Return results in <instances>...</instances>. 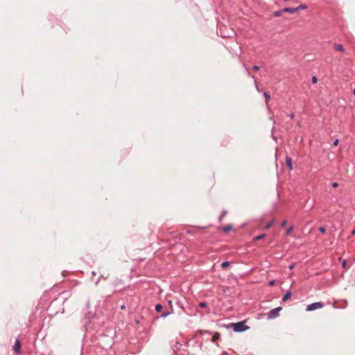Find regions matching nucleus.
Segmentation results:
<instances>
[{"label":"nucleus","mask_w":355,"mask_h":355,"mask_svg":"<svg viewBox=\"0 0 355 355\" xmlns=\"http://www.w3.org/2000/svg\"><path fill=\"white\" fill-rule=\"evenodd\" d=\"M174 312V310H173V307H171V310H168V309H166L165 311H164L160 315H159V318H166L167 316L173 314Z\"/></svg>","instance_id":"nucleus-6"},{"label":"nucleus","mask_w":355,"mask_h":355,"mask_svg":"<svg viewBox=\"0 0 355 355\" xmlns=\"http://www.w3.org/2000/svg\"><path fill=\"white\" fill-rule=\"evenodd\" d=\"M342 267L345 269L346 268H348L349 267L347 266V261L346 259H344L342 262Z\"/></svg>","instance_id":"nucleus-26"},{"label":"nucleus","mask_w":355,"mask_h":355,"mask_svg":"<svg viewBox=\"0 0 355 355\" xmlns=\"http://www.w3.org/2000/svg\"><path fill=\"white\" fill-rule=\"evenodd\" d=\"M234 323L235 322H232V323H230L228 324L224 325V327H225L227 329L232 328L234 330Z\"/></svg>","instance_id":"nucleus-27"},{"label":"nucleus","mask_w":355,"mask_h":355,"mask_svg":"<svg viewBox=\"0 0 355 355\" xmlns=\"http://www.w3.org/2000/svg\"><path fill=\"white\" fill-rule=\"evenodd\" d=\"M263 96L266 99V104L268 105V100L270 99L271 96H270V94L267 92H263Z\"/></svg>","instance_id":"nucleus-19"},{"label":"nucleus","mask_w":355,"mask_h":355,"mask_svg":"<svg viewBox=\"0 0 355 355\" xmlns=\"http://www.w3.org/2000/svg\"><path fill=\"white\" fill-rule=\"evenodd\" d=\"M338 186H339V184H338V182H333V183H332V187H333L334 188H336V187H338Z\"/></svg>","instance_id":"nucleus-35"},{"label":"nucleus","mask_w":355,"mask_h":355,"mask_svg":"<svg viewBox=\"0 0 355 355\" xmlns=\"http://www.w3.org/2000/svg\"><path fill=\"white\" fill-rule=\"evenodd\" d=\"M324 304L322 302H314L311 304H309L306 309V311H313L318 309H321V308L324 307Z\"/></svg>","instance_id":"nucleus-3"},{"label":"nucleus","mask_w":355,"mask_h":355,"mask_svg":"<svg viewBox=\"0 0 355 355\" xmlns=\"http://www.w3.org/2000/svg\"><path fill=\"white\" fill-rule=\"evenodd\" d=\"M120 309H121V310H124V309H125V304H122V305L120 306Z\"/></svg>","instance_id":"nucleus-37"},{"label":"nucleus","mask_w":355,"mask_h":355,"mask_svg":"<svg viewBox=\"0 0 355 355\" xmlns=\"http://www.w3.org/2000/svg\"><path fill=\"white\" fill-rule=\"evenodd\" d=\"M352 234L354 235L355 234V229L352 230Z\"/></svg>","instance_id":"nucleus-42"},{"label":"nucleus","mask_w":355,"mask_h":355,"mask_svg":"<svg viewBox=\"0 0 355 355\" xmlns=\"http://www.w3.org/2000/svg\"><path fill=\"white\" fill-rule=\"evenodd\" d=\"M333 306H334V308H336V302L334 303Z\"/></svg>","instance_id":"nucleus-43"},{"label":"nucleus","mask_w":355,"mask_h":355,"mask_svg":"<svg viewBox=\"0 0 355 355\" xmlns=\"http://www.w3.org/2000/svg\"><path fill=\"white\" fill-rule=\"evenodd\" d=\"M272 139H273L275 141H277V137H275V136H274V135H272Z\"/></svg>","instance_id":"nucleus-38"},{"label":"nucleus","mask_w":355,"mask_h":355,"mask_svg":"<svg viewBox=\"0 0 355 355\" xmlns=\"http://www.w3.org/2000/svg\"><path fill=\"white\" fill-rule=\"evenodd\" d=\"M289 118L291 119H293L294 117H295V114L294 113H291L289 115H288Z\"/></svg>","instance_id":"nucleus-36"},{"label":"nucleus","mask_w":355,"mask_h":355,"mask_svg":"<svg viewBox=\"0 0 355 355\" xmlns=\"http://www.w3.org/2000/svg\"><path fill=\"white\" fill-rule=\"evenodd\" d=\"M282 309L281 306L272 309L267 313V318L268 320L274 319L279 315V311Z\"/></svg>","instance_id":"nucleus-2"},{"label":"nucleus","mask_w":355,"mask_h":355,"mask_svg":"<svg viewBox=\"0 0 355 355\" xmlns=\"http://www.w3.org/2000/svg\"><path fill=\"white\" fill-rule=\"evenodd\" d=\"M292 296V292L290 291H288L286 292V293L283 295L282 300L283 302L287 301L288 299H290Z\"/></svg>","instance_id":"nucleus-11"},{"label":"nucleus","mask_w":355,"mask_h":355,"mask_svg":"<svg viewBox=\"0 0 355 355\" xmlns=\"http://www.w3.org/2000/svg\"><path fill=\"white\" fill-rule=\"evenodd\" d=\"M318 231H319L320 233L324 234V233H325V232H326V227H325L324 226H320V227H319V228H318Z\"/></svg>","instance_id":"nucleus-25"},{"label":"nucleus","mask_w":355,"mask_h":355,"mask_svg":"<svg viewBox=\"0 0 355 355\" xmlns=\"http://www.w3.org/2000/svg\"><path fill=\"white\" fill-rule=\"evenodd\" d=\"M255 85H256V88H257V89H258V86H257V83H255Z\"/></svg>","instance_id":"nucleus-45"},{"label":"nucleus","mask_w":355,"mask_h":355,"mask_svg":"<svg viewBox=\"0 0 355 355\" xmlns=\"http://www.w3.org/2000/svg\"><path fill=\"white\" fill-rule=\"evenodd\" d=\"M246 320L234 323V331L237 333L243 332L250 329L249 326L245 325Z\"/></svg>","instance_id":"nucleus-1"},{"label":"nucleus","mask_w":355,"mask_h":355,"mask_svg":"<svg viewBox=\"0 0 355 355\" xmlns=\"http://www.w3.org/2000/svg\"><path fill=\"white\" fill-rule=\"evenodd\" d=\"M284 12H288L290 14H294V13L297 12L296 8H291V7L285 8H284Z\"/></svg>","instance_id":"nucleus-12"},{"label":"nucleus","mask_w":355,"mask_h":355,"mask_svg":"<svg viewBox=\"0 0 355 355\" xmlns=\"http://www.w3.org/2000/svg\"><path fill=\"white\" fill-rule=\"evenodd\" d=\"M339 144V139H336L334 140V143H333V146H337Z\"/></svg>","instance_id":"nucleus-32"},{"label":"nucleus","mask_w":355,"mask_h":355,"mask_svg":"<svg viewBox=\"0 0 355 355\" xmlns=\"http://www.w3.org/2000/svg\"><path fill=\"white\" fill-rule=\"evenodd\" d=\"M123 284L122 280L121 279H116L114 282V287L117 289V291H121L125 287H121V286Z\"/></svg>","instance_id":"nucleus-7"},{"label":"nucleus","mask_w":355,"mask_h":355,"mask_svg":"<svg viewBox=\"0 0 355 355\" xmlns=\"http://www.w3.org/2000/svg\"><path fill=\"white\" fill-rule=\"evenodd\" d=\"M233 225L232 224H228L225 226L219 227L220 230H222L224 233H228L231 230H232Z\"/></svg>","instance_id":"nucleus-9"},{"label":"nucleus","mask_w":355,"mask_h":355,"mask_svg":"<svg viewBox=\"0 0 355 355\" xmlns=\"http://www.w3.org/2000/svg\"><path fill=\"white\" fill-rule=\"evenodd\" d=\"M205 333L207 334H211V332L210 331H205Z\"/></svg>","instance_id":"nucleus-41"},{"label":"nucleus","mask_w":355,"mask_h":355,"mask_svg":"<svg viewBox=\"0 0 355 355\" xmlns=\"http://www.w3.org/2000/svg\"><path fill=\"white\" fill-rule=\"evenodd\" d=\"M177 304L183 310L184 312H185V309L183 306V304L180 301H178Z\"/></svg>","instance_id":"nucleus-30"},{"label":"nucleus","mask_w":355,"mask_h":355,"mask_svg":"<svg viewBox=\"0 0 355 355\" xmlns=\"http://www.w3.org/2000/svg\"><path fill=\"white\" fill-rule=\"evenodd\" d=\"M155 310L156 312L160 313L163 310V306L161 304H157L155 306Z\"/></svg>","instance_id":"nucleus-17"},{"label":"nucleus","mask_w":355,"mask_h":355,"mask_svg":"<svg viewBox=\"0 0 355 355\" xmlns=\"http://www.w3.org/2000/svg\"><path fill=\"white\" fill-rule=\"evenodd\" d=\"M227 211L225 210V209H223L222 211H221V214H220L219 217H218V220L220 223L222 222L223 220V218L227 215Z\"/></svg>","instance_id":"nucleus-15"},{"label":"nucleus","mask_w":355,"mask_h":355,"mask_svg":"<svg viewBox=\"0 0 355 355\" xmlns=\"http://www.w3.org/2000/svg\"><path fill=\"white\" fill-rule=\"evenodd\" d=\"M283 13H284V9H281L279 10H276L273 12V15L275 17H280Z\"/></svg>","instance_id":"nucleus-18"},{"label":"nucleus","mask_w":355,"mask_h":355,"mask_svg":"<svg viewBox=\"0 0 355 355\" xmlns=\"http://www.w3.org/2000/svg\"><path fill=\"white\" fill-rule=\"evenodd\" d=\"M230 137L229 136H224L223 138L221 140V146H227L230 143Z\"/></svg>","instance_id":"nucleus-8"},{"label":"nucleus","mask_w":355,"mask_h":355,"mask_svg":"<svg viewBox=\"0 0 355 355\" xmlns=\"http://www.w3.org/2000/svg\"><path fill=\"white\" fill-rule=\"evenodd\" d=\"M230 261H223L222 263H221V268L223 269H226L229 266H230Z\"/></svg>","instance_id":"nucleus-21"},{"label":"nucleus","mask_w":355,"mask_h":355,"mask_svg":"<svg viewBox=\"0 0 355 355\" xmlns=\"http://www.w3.org/2000/svg\"><path fill=\"white\" fill-rule=\"evenodd\" d=\"M295 8H296L297 12H298L301 10H304V9L307 8V6L306 4H300L299 6L295 7Z\"/></svg>","instance_id":"nucleus-20"},{"label":"nucleus","mask_w":355,"mask_h":355,"mask_svg":"<svg viewBox=\"0 0 355 355\" xmlns=\"http://www.w3.org/2000/svg\"><path fill=\"white\" fill-rule=\"evenodd\" d=\"M273 223H274V221H273V220H270V222H268V223L266 225V226H265V227H264V228H265L266 230H268V229L270 228V227L272 226Z\"/></svg>","instance_id":"nucleus-23"},{"label":"nucleus","mask_w":355,"mask_h":355,"mask_svg":"<svg viewBox=\"0 0 355 355\" xmlns=\"http://www.w3.org/2000/svg\"><path fill=\"white\" fill-rule=\"evenodd\" d=\"M293 229H294V226L293 225H292L290 227H288L286 230V231L285 235L286 236H288L291 233V232L293 230Z\"/></svg>","instance_id":"nucleus-22"},{"label":"nucleus","mask_w":355,"mask_h":355,"mask_svg":"<svg viewBox=\"0 0 355 355\" xmlns=\"http://www.w3.org/2000/svg\"><path fill=\"white\" fill-rule=\"evenodd\" d=\"M353 94L355 96V88L353 89Z\"/></svg>","instance_id":"nucleus-44"},{"label":"nucleus","mask_w":355,"mask_h":355,"mask_svg":"<svg viewBox=\"0 0 355 355\" xmlns=\"http://www.w3.org/2000/svg\"><path fill=\"white\" fill-rule=\"evenodd\" d=\"M286 224H287V220H283L281 223L282 227H284L286 225Z\"/></svg>","instance_id":"nucleus-34"},{"label":"nucleus","mask_w":355,"mask_h":355,"mask_svg":"<svg viewBox=\"0 0 355 355\" xmlns=\"http://www.w3.org/2000/svg\"><path fill=\"white\" fill-rule=\"evenodd\" d=\"M311 82L313 84H316L318 82V78L315 76H312L311 78Z\"/></svg>","instance_id":"nucleus-29"},{"label":"nucleus","mask_w":355,"mask_h":355,"mask_svg":"<svg viewBox=\"0 0 355 355\" xmlns=\"http://www.w3.org/2000/svg\"><path fill=\"white\" fill-rule=\"evenodd\" d=\"M220 338V333L218 332H216L214 334L213 336H212V338H211V341L213 343H215L218 340H219Z\"/></svg>","instance_id":"nucleus-14"},{"label":"nucleus","mask_w":355,"mask_h":355,"mask_svg":"<svg viewBox=\"0 0 355 355\" xmlns=\"http://www.w3.org/2000/svg\"><path fill=\"white\" fill-rule=\"evenodd\" d=\"M200 308L207 307V303L206 302H200L198 304Z\"/></svg>","instance_id":"nucleus-24"},{"label":"nucleus","mask_w":355,"mask_h":355,"mask_svg":"<svg viewBox=\"0 0 355 355\" xmlns=\"http://www.w3.org/2000/svg\"><path fill=\"white\" fill-rule=\"evenodd\" d=\"M95 315H96L95 313H92L91 311H88L87 313H85V318L86 319L90 320L92 318H94Z\"/></svg>","instance_id":"nucleus-13"},{"label":"nucleus","mask_w":355,"mask_h":355,"mask_svg":"<svg viewBox=\"0 0 355 355\" xmlns=\"http://www.w3.org/2000/svg\"><path fill=\"white\" fill-rule=\"evenodd\" d=\"M167 303H168V308H166V309H168V310H171V307H173L172 300H168L167 301Z\"/></svg>","instance_id":"nucleus-28"},{"label":"nucleus","mask_w":355,"mask_h":355,"mask_svg":"<svg viewBox=\"0 0 355 355\" xmlns=\"http://www.w3.org/2000/svg\"><path fill=\"white\" fill-rule=\"evenodd\" d=\"M293 268H294V264L290 265V266H289L290 269H293Z\"/></svg>","instance_id":"nucleus-40"},{"label":"nucleus","mask_w":355,"mask_h":355,"mask_svg":"<svg viewBox=\"0 0 355 355\" xmlns=\"http://www.w3.org/2000/svg\"><path fill=\"white\" fill-rule=\"evenodd\" d=\"M89 308V303L87 302L86 304V309H88Z\"/></svg>","instance_id":"nucleus-39"},{"label":"nucleus","mask_w":355,"mask_h":355,"mask_svg":"<svg viewBox=\"0 0 355 355\" xmlns=\"http://www.w3.org/2000/svg\"><path fill=\"white\" fill-rule=\"evenodd\" d=\"M275 284V279H272L270 280L269 282H268V285L270 286H272Z\"/></svg>","instance_id":"nucleus-31"},{"label":"nucleus","mask_w":355,"mask_h":355,"mask_svg":"<svg viewBox=\"0 0 355 355\" xmlns=\"http://www.w3.org/2000/svg\"><path fill=\"white\" fill-rule=\"evenodd\" d=\"M334 49L337 51L344 52L345 49L343 44L339 43H335L334 44Z\"/></svg>","instance_id":"nucleus-10"},{"label":"nucleus","mask_w":355,"mask_h":355,"mask_svg":"<svg viewBox=\"0 0 355 355\" xmlns=\"http://www.w3.org/2000/svg\"><path fill=\"white\" fill-rule=\"evenodd\" d=\"M266 234H261L254 236L253 238V240L255 241H260V240L264 239L266 237Z\"/></svg>","instance_id":"nucleus-16"},{"label":"nucleus","mask_w":355,"mask_h":355,"mask_svg":"<svg viewBox=\"0 0 355 355\" xmlns=\"http://www.w3.org/2000/svg\"><path fill=\"white\" fill-rule=\"evenodd\" d=\"M252 69H253L254 71H258L259 70V66H257V65H254V66L252 67Z\"/></svg>","instance_id":"nucleus-33"},{"label":"nucleus","mask_w":355,"mask_h":355,"mask_svg":"<svg viewBox=\"0 0 355 355\" xmlns=\"http://www.w3.org/2000/svg\"><path fill=\"white\" fill-rule=\"evenodd\" d=\"M13 350L16 354H20L21 352V345L19 339H16L13 345Z\"/></svg>","instance_id":"nucleus-4"},{"label":"nucleus","mask_w":355,"mask_h":355,"mask_svg":"<svg viewBox=\"0 0 355 355\" xmlns=\"http://www.w3.org/2000/svg\"><path fill=\"white\" fill-rule=\"evenodd\" d=\"M285 160H286V166L288 167V170L289 171L293 170V161H292L291 157L289 156H286L285 158Z\"/></svg>","instance_id":"nucleus-5"}]
</instances>
